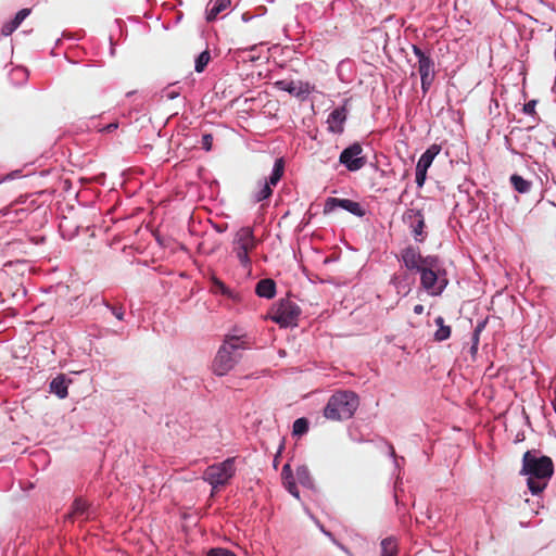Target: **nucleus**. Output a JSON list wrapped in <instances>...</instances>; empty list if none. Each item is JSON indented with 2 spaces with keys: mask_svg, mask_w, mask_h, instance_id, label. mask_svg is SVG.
Listing matches in <instances>:
<instances>
[{
  "mask_svg": "<svg viewBox=\"0 0 556 556\" xmlns=\"http://www.w3.org/2000/svg\"><path fill=\"white\" fill-rule=\"evenodd\" d=\"M553 472L554 465L548 456H540L532 451L523 454L520 473L527 476V484L532 494H539L547 486Z\"/></svg>",
  "mask_w": 556,
  "mask_h": 556,
  "instance_id": "1",
  "label": "nucleus"
},
{
  "mask_svg": "<svg viewBox=\"0 0 556 556\" xmlns=\"http://www.w3.org/2000/svg\"><path fill=\"white\" fill-rule=\"evenodd\" d=\"M250 346L247 334L233 330L226 337L213 362V371L217 376H224L230 371L241 357V351Z\"/></svg>",
  "mask_w": 556,
  "mask_h": 556,
  "instance_id": "2",
  "label": "nucleus"
},
{
  "mask_svg": "<svg viewBox=\"0 0 556 556\" xmlns=\"http://www.w3.org/2000/svg\"><path fill=\"white\" fill-rule=\"evenodd\" d=\"M359 405V399L353 391L334 392L328 400L324 416L333 421L348 420L353 417Z\"/></svg>",
  "mask_w": 556,
  "mask_h": 556,
  "instance_id": "3",
  "label": "nucleus"
},
{
  "mask_svg": "<svg viewBox=\"0 0 556 556\" xmlns=\"http://www.w3.org/2000/svg\"><path fill=\"white\" fill-rule=\"evenodd\" d=\"M419 275L421 288L431 296L441 295L448 285L446 270L438 257L430 258Z\"/></svg>",
  "mask_w": 556,
  "mask_h": 556,
  "instance_id": "4",
  "label": "nucleus"
},
{
  "mask_svg": "<svg viewBox=\"0 0 556 556\" xmlns=\"http://www.w3.org/2000/svg\"><path fill=\"white\" fill-rule=\"evenodd\" d=\"M302 311L300 306L290 299H280L273 304L269 311V318L281 328L296 327Z\"/></svg>",
  "mask_w": 556,
  "mask_h": 556,
  "instance_id": "5",
  "label": "nucleus"
},
{
  "mask_svg": "<svg viewBox=\"0 0 556 556\" xmlns=\"http://www.w3.org/2000/svg\"><path fill=\"white\" fill-rule=\"evenodd\" d=\"M255 247L256 240L251 227H242L236 232L232 241V252L238 258L240 265L245 269H250L251 267L252 262L249 254L255 249Z\"/></svg>",
  "mask_w": 556,
  "mask_h": 556,
  "instance_id": "6",
  "label": "nucleus"
},
{
  "mask_svg": "<svg viewBox=\"0 0 556 556\" xmlns=\"http://www.w3.org/2000/svg\"><path fill=\"white\" fill-rule=\"evenodd\" d=\"M235 473V458H227L222 463L208 466L203 472V480L207 482L213 490H217L228 484Z\"/></svg>",
  "mask_w": 556,
  "mask_h": 556,
  "instance_id": "7",
  "label": "nucleus"
},
{
  "mask_svg": "<svg viewBox=\"0 0 556 556\" xmlns=\"http://www.w3.org/2000/svg\"><path fill=\"white\" fill-rule=\"evenodd\" d=\"M339 162L350 172L362 169L367 163L362 144L354 142L343 149L339 156Z\"/></svg>",
  "mask_w": 556,
  "mask_h": 556,
  "instance_id": "8",
  "label": "nucleus"
},
{
  "mask_svg": "<svg viewBox=\"0 0 556 556\" xmlns=\"http://www.w3.org/2000/svg\"><path fill=\"white\" fill-rule=\"evenodd\" d=\"M437 256L428 255L422 256L419 249L415 247H406L401 251L400 261L406 267L407 270L420 273L425 264L430 258H435Z\"/></svg>",
  "mask_w": 556,
  "mask_h": 556,
  "instance_id": "9",
  "label": "nucleus"
},
{
  "mask_svg": "<svg viewBox=\"0 0 556 556\" xmlns=\"http://www.w3.org/2000/svg\"><path fill=\"white\" fill-rule=\"evenodd\" d=\"M403 220L408 225L416 241H424L426 233L425 229V216L420 210L408 208L403 216Z\"/></svg>",
  "mask_w": 556,
  "mask_h": 556,
  "instance_id": "10",
  "label": "nucleus"
},
{
  "mask_svg": "<svg viewBox=\"0 0 556 556\" xmlns=\"http://www.w3.org/2000/svg\"><path fill=\"white\" fill-rule=\"evenodd\" d=\"M342 208L348 211L357 217H363L366 214V210L364 206L350 199H340V198H328L325 203V212L329 213L334 211L336 208Z\"/></svg>",
  "mask_w": 556,
  "mask_h": 556,
  "instance_id": "11",
  "label": "nucleus"
},
{
  "mask_svg": "<svg viewBox=\"0 0 556 556\" xmlns=\"http://www.w3.org/2000/svg\"><path fill=\"white\" fill-rule=\"evenodd\" d=\"M414 55L418 60V73L420 78H434L435 64L429 53H426L421 48L416 45L412 47Z\"/></svg>",
  "mask_w": 556,
  "mask_h": 556,
  "instance_id": "12",
  "label": "nucleus"
},
{
  "mask_svg": "<svg viewBox=\"0 0 556 556\" xmlns=\"http://www.w3.org/2000/svg\"><path fill=\"white\" fill-rule=\"evenodd\" d=\"M275 87L298 98H305L311 92V85L304 81L281 79L275 83Z\"/></svg>",
  "mask_w": 556,
  "mask_h": 556,
  "instance_id": "13",
  "label": "nucleus"
},
{
  "mask_svg": "<svg viewBox=\"0 0 556 556\" xmlns=\"http://www.w3.org/2000/svg\"><path fill=\"white\" fill-rule=\"evenodd\" d=\"M348 117L346 108L340 106L334 109L327 118L328 130L333 134H342L344 130V123Z\"/></svg>",
  "mask_w": 556,
  "mask_h": 556,
  "instance_id": "14",
  "label": "nucleus"
},
{
  "mask_svg": "<svg viewBox=\"0 0 556 556\" xmlns=\"http://www.w3.org/2000/svg\"><path fill=\"white\" fill-rule=\"evenodd\" d=\"M414 282L415 279L408 273L394 274L390 279V285L393 286L396 293L402 298L409 294Z\"/></svg>",
  "mask_w": 556,
  "mask_h": 556,
  "instance_id": "15",
  "label": "nucleus"
},
{
  "mask_svg": "<svg viewBox=\"0 0 556 556\" xmlns=\"http://www.w3.org/2000/svg\"><path fill=\"white\" fill-rule=\"evenodd\" d=\"M211 292L213 294H222L233 302H239L241 300L240 294L230 288H228L220 279L217 277L211 278Z\"/></svg>",
  "mask_w": 556,
  "mask_h": 556,
  "instance_id": "16",
  "label": "nucleus"
},
{
  "mask_svg": "<svg viewBox=\"0 0 556 556\" xmlns=\"http://www.w3.org/2000/svg\"><path fill=\"white\" fill-rule=\"evenodd\" d=\"M92 509L88 503L83 498H76L72 505V510L68 514L70 519L87 520L91 517Z\"/></svg>",
  "mask_w": 556,
  "mask_h": 556,
  "instance_id": "17",
  "label": "nucleus"
},
{
  "mask_svg": "<svg viewBox=\"0 0 556 556\" xmlns=\"http://www.w3.org/2000/svg\"><path fill=\"white\" fill-rule=\"evenodd\" d=\"M71 380H67L65 375H58L50 382V392L55 394L59 399H65L68 394L67 388Z\"/></svg>",
  "mask_w": 556,
  "mask_h": 556,
  "instance_id": "18",
  "label": "nucleus"
},
{
  "mask_svg": "<svg viewBox=\"0 0 556 556\" xmlns=\"http://www.w3.org/2000/svg\"><path fill=\"white\" fill-rule=\"evenodd\" d=\"M441 147L438 144L430 146L419 157L416 168L428 170L435 156L440 153Z\"/></svg>",
  "mask_w": 556,
  "mask_h": 556,
  "instance_id": "19",
  "label": "nucleus"
},
{
  "mask_svg": "<svg viewBox=\"0 0 556 556\" xmlns=\"http://www.w3.org/2000/svg\"><path fill=\"white\" fill-rule=\"evenodd\" d=\"M229 5L230 0H210L205 11L207 22L214 21Z\"/></svg>",
  "mask_w": 556,
  "mask_h": 556,
  "instance_id": "20",
  "label": "nucleus"
},
{
  "mask_svg": "<svg viewBox=\"0 0 556 556\" xmlns=\"http://www.w3.org/2000/svg\"><path fill=\"white\" fill-rule=\"evenodd\" d=\"M255 293L260 298L273 299L276 294V283L273 279H262L256 283Z\"/></svg>",
  "mask_w": 556,
  "mask_h": 556,
  "instance_id": "21",
  "label": "nucleus"
},
{
  "mask_svg": "<svg viewBox=\"0 0 556 556\" xmlns=\"http://www.w3.org/2000/svg\"><path fill=\"white\" fill-rule=\"evenodd\" d=\"M282 476L285 478V486L288 490V492L295 498L300 500V492L293 479L291 467L289 464H286L282 467Z\"/></svg>",
  "mask_w": 556,
  "mask_h": 556,
  "instance_id": "22",
  "label": "nucleus"
},
{
  "mask_svg": "<svg viewBox=\"0 0 556 556\" xmlns=\"http://www.w3.org/2000/svg\"><path fill=\"white\" fill-rule=\"evenodd\" d=\"M273 194V186L267 181H258L257 189L252 193V200L254 203L262 202L268 199Z\"/></svg>",
  "mask_w": 556,
  "mask_h": 556,
  "instance_id": "23",
  "label": "nucleus"
},
{
  "mask_svg": "<svg viewBox=\"0 0 556 556\" xmlns=\"http://www.w3.org/2000/svg\"><path fill=\"white\" fill-rule=\"evenodd\" d=\"M381 555L380 556H397V541L394 536L386 538L380 543Z\"/></svg>",
  "mask_w": 556,
  "mask_h": 556,
  "instance_id": "24",
  "label": "nucleus"
},
{
  "mask_svg": "<svg viewBox=\"0 0 556 556\" xmlns=\"http://www.w3.org/2000/svg\"><path fill=\"white\" fill-rule=\"evenodd\" d=\"M285 170V162L282 159H277L274 163L271 174L268 179H265L270 186L275 187L281 179Z\"/></svg>",
  "mask_w": 556,
  "mask_h": 556,
  "instance_id": "25",
  "label": "nucleus"
},
{
  "mask_svg": "<svg viewBox=\"0 0 556 556\" xmlns=\"http://www.w3.org/2000/svg\"><path fill=\"white\" fill-rule=\"evenodd\" d=\"M509 180L514 189L519 193H528L532 186L531 181L517 174L511 175Z\"/></svg>",
  "mask_w": 556,
  "mask_h": 556,
  "instance_id": "26",
  "label": "nucleus"
},
{
  "mask_svg": "<svg viewBox=\"0 0 556 556\" xmlns=\"http://www.w3.org/2000/svg\"><path fill=\"white\" fill-rule=\"evenodd\" d=\"M435 325L439 327L434 333V339L439 342L444 341L451 336V327L444 325V319L442 316H438L434 319Z\"/></svg>",
  "mask_w": 556,
  "mask_h": 556,
  "instance_id": "27",
  "label": "nucleus"
},
{
  "mask_svg": "<svg viewBox=\"0 0 556 556\" xmlns=\"http://www.w3.org/2000/svg\"><path fill=\"white\" fill-rule=\"evenodd\" d=\"M296 480L305 488L313 486V480L306 466H299L295 471Z\"/></svg>",
  "mask_w": 556,
  "mask_h": 556,
  "instance_id": "28",
  "label": "nucleus"
},
{
  "mask_svg": "<svg viewBox=\"0 0 556 556\" xmlns=\"http://www.w3.org/2000/svg\"><path fill=\"white\" fill-rule=\"evenodd\" d=\"M211 61V53L208 50H204L202 51L197 58H195V61H194V71L197 73H202L204 72L205 67L207 66V64L210 63Z\"/></svg>",
  "mask_w": 556,
  "mask_h": 556,
  "instance_id": "29",
  "label": "nucleus"
},
{
  "mask_svg": "<svg viewBox=\"0 0 556 556\" xmlns=\"http://www.w3.org/2000/svg\"><path fill=\"white\" fill-rule=\"evenodd\" d=\"M308 420L304 417L298 418L292 426L293 435L301 437L308 431Z\"/></svg>",
  "mask_w": 556,
  "mask_h": 556,
  "instance_id": "30",
  "label": "nucleus"
},
{
  "mask_svg": "<svg viewBox=\"0 0 556 556\" xmlns=\"http://www.w3.org/2000/svg\"><path fill=\"white\" fill-rule=\"evenodd\" d=\"M351 65H352V63L350 60H343L338 64L337 74H338L340 80H342V81L349 80V78L345 77V71H350Z\"/></svg>",
  "mask_w": 556,
  "mask_h": 556,
  "instance_id": "31",
  "label": "nucleus"
},
{
  "mask_svg": "<svg viewBox=\"0 0 556 556\" xmlns=\"http://www.w3.org/2000/svg\"><path fill=\"white\" fill-rule=\"evenodd\" d=\"M206 556H236V554L227 548L216 547L210 549Z\"/></svg>",
  "mask_w": 556,
  "mask_h": 556,
  "instance_id": "32",
  "label": "nucleus"
},
{
  "mask_svg": "<svg viewBox=\"0 0 556 556\" xmlns=\"http://www.w3.org/2000/svg\"><path fill=\"white\" fill-rule=\"evenodd\" d=\"M179 93H180L179 90H176V89L172 88L170 86H168L165 89H163L162 97L166 98L167 100H174L179 96Z\"/></svg>",
  "mask_w": 556,
  "mask_h": 556,
  "instance_id": "33",
  "label": "nucleus"
},
{
  "mask_svg": "<svg viewBox=\"0 0 556 556\" xmlns=\"http://www.w3.org/2000/svg\"><path fill=\"white\" fill-rule=\"evenodd\" d=\"M427 178V170L416 168V184L418 188H421L425 185Z\"/></svg>",
  "mask_w": 556,
  "mask_h": 556,
  "instance_id": "34",
  "label": "nucleus"
},
{
  "mask_svg": "<svg viewBox=\"0 0 556 556\" xmlns=\"http://www.w3.org/2000/svg\"><path fill=\"white\" fill-rule=\"evenodd\" d=\"M201 144L205 151H211L213 144V136L211 134H204L201 139Z\"/></svg>",
  "mask_w": 556,
  "mask_h": 556,
  "instance_id": "35",
  "label": "nucleus"
},
{
  "mask_svg": "<svg viewBox=\"0 0 556 556\" xmlns=\"http://www.w3.org/2000/svg\"><path fill=\"white\" fill-rule=\"evenodd\" d=\"M106 307L111 311L112 315L115 316L116 319L123 320L124 319V309L122 307L113 306L110 304H105Z\"/></svg>",
  "mask_w": 556,
  "mask_h": 556,
  "instance_id": "36",
  "label": "nucleus"
},
{
  "mask_svg": "<svg viewBox=\"0 0 556 556\" xmlns=\"http://www.w3.org/2000/svg\"><path fill=\"white\" fill-rule=\"evenodd\" d=\"M30 14V9H22L20 10L15 16L13 17L16 20L17 23L22 24L23 21Z\"/></svg>",
  "mask_w": 556,
  "mask_h": 556,
  "instance_id": "37",
  "label": "nucleus"
},
{
  "mask_svg": "<svg viewBox=\"0 0 556 556\" xmlns=\"http://www.w3.org/2000/svg\"><path fill=\"white\" fill-rule=\"evenodd\" d=\"M535 105H536V101L535 100H531L529 102H527L525 105H523V113L527 114V115H532L534 112H535Z\"/></svg>",
  "mask_w": 556,
  "mask_h": 556,
  "instance_id": "38",
  "label": "nucleus"
},
{
  "mask_svg": "<svg viewBox=\"0 0 556 556\" xmlns=\"http://www.w3.org/2000/svg\"><path fill=\"white\" fill-rule=\"evenodd\" d=\"M434 78H420L421 81V90L424 93H427L432 86Z\"/></svg>",
  "mask_w": 556,
  "mask_h": 556,
  "instance_id": "39",
  "label": "nucleus"
},
{
  "mask_svg": "<svg viewBox=\"0 0 556 556\" xmlns=\"http://www.w3.org/2000/svg\"><path fill=\"white\" fill-rule=\"evenodd\" d=\"M14 30H15V28H13V25L9 21L3 24L2 28H1V34L3 36H10Z\"/></svg>",
  "mask_w": 556,
  "mask_h": 556,
  "instance_id": "40",
  "label": "nucleus"
},
{
  "mask_svg": "<svg viewBox=\"0 0 556 556\" xmlns=\"http://www.w3.org/2000/svg\"><path fill=\"white\" fill-rule=\"evenodd\" d=\"M387 445H388L389 456L391 458H393L394 465H395V467H397L399 466V462H397V457H396V454H395V450H394L392 444L388 443Z\"/></svg>",
  "mask_w": 556,
  "mask_h": 556,
  "instance_id": "41",
  "label": "nucleus"
},
{
  "mask_svg": "<svg viewBox=\"0 0 556 556\" xmlns=\"http://www.w3.org/2000/svg\"><path fill=\"white\" fill-rule=\"evenodd\" d=\"M117 128H118V123L114 122V123H110L106 126H104L102 129H100V131L112 132Z\"/></svg>",
  "mask_w": 556,
  "mask_h": 556,
  "instance_id": "42",
  "label": "nucleus"
},
{
  "mask_svg": "<svg viewBox=\"0 0 556 556\" xmlns=\"http://www.w3.org/2000/svg\"><path fill=\"white\" fill-rule=\"evenodd\" d=\"M414 313L416 315H421L424 313V306L421 304H417L414 306Z\"/></svg>",
  "mask_w": 556,
  "mask_h": 556,
  "instance_id": "43",
  "label": "nucleus"
},
{
  "mask_svg": "<svg viewBox=\"0 0 556 556\" xmlns=\"http://www.w3.org/2000/svg\"><path fill=\"white\" fill-rule=\"evenodd\" d=\"M472 343H475V345H479V333H478V331L473 332Z\"/></svg>",
  "mask_w": 556,
  "mask_h": 556,
  "instance_id": "44",
  "label": "nucleus"
},
{
  "mask_svg": "<svg viewBox=\"0 0 556 556\" xmlns=\"http://www.w3.org/2000/svg\"><path fill=\"white\" fill-rule=\"evenodd\" d=\"M478 346L479 345H475V343H472V345L470 346V354L472 356H475L478 353Z\"/></svg>",
  "mask_w": 556,
  "mask_h": 556,
  "instance_id": "45",
  "label": "nucleus"
},
{
  "mask_svg": "<svg viewBox=\"0 0 556 556\" xmlns=\"http://www.w3.org/2000/svg\"><path fill=\"white\" fill-rule=\"evenodd\" d=\"M10 22H11V24L13 25V28H15V29L21 25V24H20V23H17V22H16V20H14V18H13V20H11Z\"/></svg>",
  "mask_w": 556,
  "mask_h": 556,
  "instance_id": "46",
  "label": "nucleus"
},
{
  "mask_svg": "<svg viewBox=\"0 0 556 556\" xmlns=\"http://www.w3.org/2000/svg\"><path fill=\"white\" fill-rule=\"evenodd\" d=\"M320 530L329 538L332 536V534L329 532V531H326L325 528L323 526H319Z\"/></svg>",
  "mask_w": 556,
  "mask_h": 556,
  "instance_id": "47",
  "label": "nucleus"
},
{
  "mask_svg": "<svg viewBox=\"0 0 556 556\" xmlns=\"http://www.w3.org/2000/svg\"><path fill=\"white\" fill-rule=\"evenodd\" d=\"M483 327H484L483 324H479L475 331H478V333L480 334V331L482 330Z\"/></svg>",
  "mask_w": 556,
  "mask_h": 556,
  "instance_id": "48",
  "label": "nucleus"
},
{
  "mask_svg": "<svg viewBox=\"0 0 556 556\" xmlns=\"http://www.w3.org/2000/svg\"><path fill=\"white\" fill-rule=\"evenodd\" d=\"M341 0H336L331 3L332 9L334 10L336 7L340 3Z\"/></svg>",
  "mask_w": 556,
  "mask_h": 556,
  "instance_id": "49",
  "label": "nucleus"
},
{
  "mask_svg": "<svg viewBox=\"0 0 556 556\" xmlns=\"http://www.w3.org/2000/svg\"><path fill=\"white\" fill-rule=\"evenodd\" d=\"M553 407H554V410L556 413V400L553 402Z\"/></svg>",
  "mask_w": 556,
  "mask_h": 556,
  "instance_id": "50",
  "label": "nucleus"
}]
</instances>
